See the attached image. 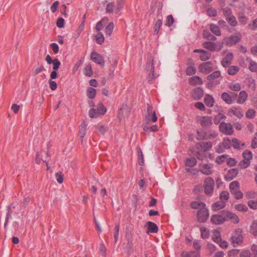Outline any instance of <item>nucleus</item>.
Returning a JSON list of instances; mask_svg holds the SVG:
<instances>
[{
	"mask_svg": "<svg viewBox=\"0 0 257 257\" xmlns=\"http://www.w3.org/2000/svg\"><path fill=\"white\" fill-rule=\"evenodd\" d=\"M107 111V108L102 102H99L96 108H92L89 110L88 114L90 118H97L104 115Z\"/></svg>",
	"mask_w": 257,
	"mask_h": 257,
	"instance_id": "obj_1",
	"label": "nucleus"
},
{
	"mask_svg": "<svg viewBox=\"0 0 257 257\" xmlns=\"http://www.w3.org/2000/svg\"><path fill=\"white\" fill-rule=\"evenodd\" d=\"M243 231L240 228L235 229L232 233L230 241L234 246L240 245L243 241Z\"/></svg>",
	"mask_w": 257,
	"mask_h": 257,
	"instance_id": "obj_2",
	"label": "nucleus"
},
{
	"mask_svg": "<svg viewBox=\"0 0 257 257\" xmlns=\"http://www.w3.org/2000/svg\"><path fill=\"white\" fill-rule=\"evenodd\" d=\"M214 181L212 178H206L204 181V192L207 196H211L213 193Z\"/></svg>",
	"mask_w": 257,
	"mask_h": 257,
	"instance_id": "obj_3",
	"label": "nucleus"
},
{
	"mask_svg": "<svg viewBox=\"0 0 257 257\" xmlns=\"http://www.w3.org/2000/svg\"><path fill=\"white\" fill-rule=\"evenodd\" d=\"M223 42L213 43L211 42H205L203 43V47L211 51H219L223 47Z\"/></svg>",
	"mask_w": 257,
	"mask_h": 257,
	"instance_id": "obj_4",
	"label": "nucleus"
},
{
	"mask_svg": "<svg viewBox=\"0 0 257 257\" xmlns=\"http://www.w3.org/2000/svg\"><path fill=\"white\" fill-rule=\"evenodd\" d=\"M209 216V211L206 206L198 210L197 218L199 222H205L208 220Z\"/></svg>",
	"mask_w": 257,
	"mask_h": 257,
	"instance_id": "obj_5",
	"label": "nucleus"
},
{
	"mask_svg": "<svg viewBox=\"0 0 257 257\" xmlns=\"http://www.w3.org/2000/svg\"><path fill=\"white\" fill-rule=\"evenodd\" d=\"M157 119L155 111L153 109L152 106L149 105L147 107V114L145 116V122H155Z\"/></svg>",
	"mask_w": 257,
	"mask_h": 257,
	"instance_id": "obj_6",
	"label": "nucleus"
},
{
	"mask_svg": "<svg viewBox=\"0 0 257 257\" xmlns=\"http://www.w3.org/2000/svg\"><path fill=\"white\" fill-rule=\"evenodd\" d=\"M241 34L240 33H238L234 35H231L229 37L224 38L223 41L227 45L232 46L239 42L241 40Z\"/></svg>",
	"mask_w": 257,
	"mask_h": 257,
	"instance_id": "obj_7",
	"label": "nucleus"
},
{
	"mask_svg": "<svg viewBox=\"0 0 257 257\" xmlns=\"http://www.w3.org/2000/svg\"><path fill=\"white\" fill-rule=\"evenodd\" d=\"M219 131L226 135H231L233 133L232 125L230 123L222 122L219 126Z\"/></svg>",
	"mask_w": 257,
	"mask_h": 257,
	"instance_id": "obj_8",
	"label": "nucleus"
},
{
	"mask_svg": "<svg viewBox=\"0 0 257 257\" xmlns=\"http://www.w3.org/2000/svg\"><path fill=\"white\" fill-rule=\"evenodd\" d=\"M213 167L211 163H201L199 165V170L203 174L210 175L213 173Z\"/></svg>",
	"mask_w": 257,
	"mask_h": 257,
	"instance_id": "obj_9",
	"label": "nucleus"
},
{
	"mask_svg": "<svg viewBox=\"0 0 257 257\" xmlns=\"http://www.w3.org/2000/svg\"><path fill=\"white\" fill-rule=\"evenodd\" d=\"M122 4L119 2H117V6H115L114 3H108L106 8V11L108 13H117L122 7Z\"/></svg>",
	"mask_w": 257,
	"mask_h": 257,
	"instance_id": "obj_10",
	"label": "nucleus"
},
{
	"mask_svg": "<svg viewBox=\"0 0 257 257\" xmlns=\"http://www.w3.org/2000/svg\"><path fill=\"white\" fill-rule=\"evenodd\" d=\"M222 214L224 216L225 221L229 220L233 223H238L239 221L238 217L235 213L227 210H223L222 211Z\"/></svg>",
	"mask_w": 257,
	"mask_h": 257,
	"instance_id": "obj_11",
	"label": "nucleus"
},
{
	"mask_svg": "<svg viewBox=\"0 0 257 257\" xmlns=\"http://www.w3.org/2000/svg\"><path fill=\"white\" fill-rule=\"evenodd\" d=\"M198 69L201 73L208 74L213 69V65L211 62H204L200 64Z\"/></svg>",
	"mask_w": 257,
	"mask_h": 257,
	"instance_id": "obj_12",
	"label": "nucleus"
},
{
	"mask_svg": "<svg viewBox=\"0 0 257 257\" xmlns=\"http://www.w3.org/2000/svg\"><path fill=\"white\" fill-rule=\"evenodd\" d=\"M227 114L230 116L234 115L240 118L243 115V112L240 107H232L228 111Z\"/></svg>",
	"mask_w": 257,
	"mask_h": 257,
	"instance_id": "obj_13",
	"label": "nucleus"
},
{
	"mask_svg": "<svg viewBox=\"0 0 257 257\" xmlns=\"http://www.w3.org/2000/svg\"><path fill=\"white\" fill-rule=\"evenodd\" d=\"M210 221L214 224L220 225L223 224L225 221V219L224 215L221 213V215H212L211 217Z\"/></svg>",
	"mask_w": 257,
	"mask_h": 257,
	"instance_id": "obj_14",
	"label": "nucleus"
},
{
	"mask_svg": "<svg viewBox=\"0 0 257 257\" xmlns=\"http://www.w3.org/2000/svg\"><path fill=\"white\" fill-rule=\"evenodd\" d=\"M212 147V143L211 142H200L198 143L196 145V148L197 150L203 151H207L210 150Z\"/></svg>",
	"mask_w": 257,
	"mask_h": 257,
	"instance_id": "obj_15",
	"label": "nucleus"
},
{
	"mask_svg": "<svg viewBox=\"0 0 257 257\" xmlns=\"http://www.w3.org/2000/svg\"><path fill=\"white\" fill-rule=\"evenodd\" d=\"M90 58L91 60L94 62L100 65L103 66L104 64V61L103 57L95 52H93L91 53Z\"/></svg>",
	"mask_w": 257,
	"mask_h": 257,
	"instance_id": "obj_16",
	"label": "nucleus"
},
{
	"mask_svg": "<svg viewBox=\"0 0 257 257\" xmlns=\"http://www.w3.org/2000/svg\"><path fill=\"white\" fill-rule=\"evenodd\" d=\"M146 69L150 70L151 73L149 75V80H152L155 78L154 74V59L151 57L148 58V64L146 67Z\"/></svg>",
	"mask_w": 257,
	"mask_h": 257,
	"instance_id": "obj_17",
	"label": "nucleus"
},
{
	"mask_svg": "<svg viewBox=\"0 0 257 257\" xmlns=\"http://www.w3.org/2000/svg\"><path fill=\"white\" fill-rule=\"evenodd\" d=\"M193 52L194 53H200V59L203 61H205L209 59L211 56L210 52L203 49H195Z\"/></svg>",
	"mask_w": 257,
	"mask_h": 257,
	"instance_id": "obj_18",
	"label": "nucleus"
},
{
	"mask_svg": "<svg viewBox=\"0 0 257 257\" xmlns=\"http://www.w3.org/2000/svg\"><path fill=\"white\" fill-rule=\"evenodd\" d=\"M236 96V94L235 95V97H233V96L230 95L227 92H223L221 95V98H222V99L226 103H227L228 104H232L234 101Z\"/></svg>",
	"mask_w": 257,
	"mask_h": 257,
	"instance_id": "obj_19",
	"label": "nucleus"
},
{
	"mask_svg": "<svg viewBox=\"0 0 257 257\" xmlns=\"http://www.w3.org/2000/svg\"><path fill=\"white\" fill-rule=\"evenodd\" d=\"M233 54L231 53H227L221 61V64L224 67H227L231 63L233 58Z\"/></svg>",
	"mask_w": 257,
	"mask_h": 257,
	"instance_id": "obj_20",
	"label": "nucleus"
},
{
	"mask_svg": "<svg viewBox=\"0 0 257 257\" xmlns=\"http://www.w3.org/2000/svg\"><path fill=\"white\" fill-rule=\"evenodd\" d=\"M218 136V133L216 131L213 130H209L204 133V136L200 137L199 139L210 140L216 138Z\"/></svg>",
	"mask_w": 257,
	"mask_h": 257,
	"instance_id": "obj_21",
	"label": "nucleus"
},
{
	"mask_svg": "<svg viewBox=\"0 0 257 257\" xmlns=\"http://www.w3.org/2000/svg\"><path fill=\"white\" fill-rule=\"evenodd\" d=\"M143 130L146 132L152 131L155 132L158 131V127L157 125H152L151 123L145 122L143 124Z\"/></svg>",
	"mask_w": 257,
	"mask_h": 257,
	"instance_id": "obj_22",
	"label": "nucleus"
},
{
	"mask_svg": "<svg viewBox=\"0 0 257 257\" xmlns=\"http://www.w3.org/2000/svg\"><path fill=\"white\" fill-rule=\"evenodd\" d=\"M146 226H147V233H157L158 231V227L157 224L153 222L148 221Z\"/></svg>",
	"mask_w": 257,
	"mask_h": 257,
	"instance_id": "obj_23",
	"label": "nucleus"
},
{
	"mask_svg": "<svg viewBox=\"0 0 257 257\" xmlns=\"http://www.w3.org/2000/svg\"><path fill=\"white\" fill-rule=\"evenodd\" d=\"M181 257H200L199 251H183L181 253Z\"/></svg>",
	"mask_w": 257,
	"mask_h": 257,
	"instance_id": "obj_24",
	"label": "nucleus"
},
{
	"mask_svg": "<svg viewBox=\"0 0 257 257\" xmlns=\"http://www.w3.org/2000/svg\"><path fill=\"white\" fill-rule=\"evenodd\" d=\"M199 120L203 127L209 126L212 124L211 118L208 116L200 117Z\"/></svg>",
	"mask_w": 257,
	"mask_h": 257,
	"instance_id": "obj_25",
	"label": "nucleus"
},
{
	"mask_svg": "<svg viewBox=\"0 0 257 257\" xmlns=\"http://www.w3.org/2000/svg\"><path fill=\"white\" fill-rule=\"evenodd\" d=\"M226 206L225 203L224 201H222L220 200V201H218L212 205V209L213 211H217L221 209L224 208Z\"/></svg>",
	"mask_w": 257,
	"mask_h": 257,
	"instance_id": "obj_26",
	"label": "nucleus"
},
{
	"mask_svg": "<svg viewBox=\"0 0 257 257\" xmlns=\"http://www.w3.org/2000/svg\"><path fill=\"white\" fill-rule=\"evenodd\" d=\"M247 97V93L245 91H241L239 93L237 102L239 104L243 103L246 100Z\"/></svg>",
	"mask_w": 257,
	"mask_h": 257,
	"instance_id": "obj_27",
	"label": "nucleus"
},
{
	"mask_svg": "<svg viewBox=\"0 0 257 257\" xmlns=\"http://www.w3.org/2000/svg\"><path fill=\"white\" fill-rule=\"evenodd\" d=\"M204 99V103L207 107H211L214 105V100L211 95L209 94L205 95Z\"/></svg>",
	"mask_w": 257,
	"mask_h": 257,
	"instance_id": "obj_28",
	"label": "nucleus"
},
{
	"mask_svg": "<svg viewBox=\"0 0 257 257\" xmlns=\"http://www.w3.org/2000/svg\"><path fill=\"white\" fill-rule=\"evenodd\" d=\"M189 83L192 85H196L198 84H202L203 81L202 78L199 76H195L191 77L189 80Z\"/></svg>",
	"mask_w": 257,
	"mask_h": 257,
	"instance_id": "obj_29",
	"label": "nucleus"
},
{
	"mask_svg": "<svg viewBox=\"0 0 257 257\" xmlns=\"http://www.w3.org/2000/svg\"><path fill=\"white\" fill-rule=\"evenodd\" d=\"M86 127L87 124L84 122L81 123L79 126L78 135L82 139H83L86 135Z\"/></svg>",
	"mask_w": 257,
	"mask_h": 257,
	"instance_id": "obj_30",
	"label": "nucleus"
},
{
	"mask_svg": "<svg viewBox=\"0 0 257 257\" xmlns=\"http://www.w3.org/2000/svg\"><path fill=\"white\" fill-rule=\"evenodd\" d=\"M190 206L192 209L199 210L204 207H205L206 204L204 202L201 201H192L190 203Z\"/></svg>",
	"mask_w": 257,
	"mask_h": 257,
	"instance_id": "obj_31",
	"label": "nucleus"
},
{
	"mask_svg": "<svg viewBox=\"0 0 257 257\" xmlns=\"http://www.w3.org/2000/svg\"><path fill=\"white\" fill-rule=\"evenodd\" d=\"M191 63L192 65L188 66L186 70V73L187 75H193L196 73V68L192 60H191Z\"/></svg>",
	"mask_w": 257,
	"mask_h": 257,
	"instance_id": "obj_32",
	"label": "nucleus"
},
{
	"mask_svg": "<svg viewBox=\"0 0 257 257\" xmlns=\"http://www.w3.org/2000/svg\"><path fill=\"white\" fill-rule=\"evenodd\" d=\"M246 61L249 62V65L248 69L252 72H257V63L252 60L249 57L246 58Z\"/></svg>",
	"mask_w": 257,
	"mask_h": 257,
	"instance_id": "obj_33",
	"label": "nucleus"
},
{
	"mask_svg": "<svg viewBox=\"0 0 257 257\" xmlns=\"http://www.w3.org/2000/svg\"><path fill=\"white\" fill-rule=\"evenodd\" d=\"M197 163L196 159L194 157L187 158L185 162V165L187 167H193Z\"/></svg>",
	"mask_w": 257,
	"mask_h": 257,
	"instance_id": "obj_34",
	"label": "nucleus"
},
{
	"mask_svg": "<svg viewBox=\"0 0 257 257\" xmlns=\"http://www.w3.org/2000/svg\"><path fill=\"white\" fill-rule=\"evenodd\" d=\"M201 236L203 239H207L209 237L210 231L205 227L200 228Z\"/></svg>",
	"mask_w": 257,
	"mask_h": 257,
	"instance_id": "obj_35",
	"label": "nucleus"
},
{
	"mask_svg": "<svg viewBox=\"0 0 257 257\" xmlns=\"http://www.w3.org/2000/svg\"><path fill=\"white\" fill-rule=\"evenodd\" d=\"M113 28V23L112 22H110L105 28V34L106 36H110L111 35Z\"/></svg>",
	"mask_w": 257,
	"mask_h": 257,
	"instance_id": "obj_36",
	"label": "nucleus"
},
{
	"mask_svg": "<svg viewBox=\"0 0 257 257\" xmlns=\"http://www.w3.org/2000/svg\"><path fill=\"white\" fill-rule=\"evenodd\" d=\"M229 198V194L226 191H223L221 192L219 195V199L224 201L225 204Z\"/></svg>",
	"mask_w": 257,
	"mask_h": 257,
	"instance_id": "obj_37",
	"label": "nucleus"
},
{
	"mask_svg": "<svg viewBox=\"0 0 257 257\" xmlns=\"http://www.w3.org/2000/svg\"><path fill=\"white\" fill-rule=\"evenodd\" d=\"M87 96L90 99H93L96 94V90L92 87H88L86 91Z\"/></svg>",
	"mask_w": 257,
	"mask_h": 257,
	"instance_id": "obj_38",
	"label": "nucleus"
},
{
	"mask_svg": "<svg viewBox=\"0 0 257 257\" xmlns=\"http://www.w3.org/2000/svg\"><path fill=\"white\" fill-rule=\"evenodd\" d=\"M210 29L211 31L216 36H220L221 32L219 27L214 24H211L210 26Z\"/></svg>",
	"mask_w": 257,
	"mask_h": 257,
	"instance_id": "obj_39",
	"label": "nucleus"
},
{
	"mask_svg": "<svg viewBox=\"0 0 257 257\" xmlns=\"http://www.w3.org/2000/svg\"><path fill=\"white\" fill-rule=\"evenodd\" d=\"M212 239L214 242L217 243H219L221 239L220 232L217 230H214L212 236Z\"/></svg>",
	"mask_w": 257,
	"mask_h": 257,
	"instance_id": "obj_40",
	"label": "nucleus"
},
{
	"mask_svg": "<svg viewBox=\"0 0 257 257\" xmlns=\"http://www.w3.org/2000/svg\"><path fill=\"white\" fill-rule=\"evenodd\" d=\"M228 87L231 90L235 91H238L241 89V86L240 84L237 82L230 83L228 85Z\"/></svg>",
	"mask_w": 257,
	"mask_h": 257,
	"instance_id": "obj_41",
	"label": "nucleus"
},
{
	"mask_svg": "<svg viewBox=\"0 0 257 257\" xmlns=\"http://www.w3.org/2000/svg\"><path fill=\"white\" fill-rule=\"evenodd\" d=\"M137 150L138 153V163L140 166H142L144 164V155L140 147L137 148Z\"/></svg>",
	"mask_w": 257,
	"mask_h": 257,
	"instance_id": "obj_42",
	"label": "nucleus"
},
{
	"mask_svg": "<svg viewBox=\"0 0 257 257\" xmlns=\"http://www.w3.org/2000/svg\"><path fill=\"white\" fill-rule=\"evenodd\" d=\"M239 184L237 181H233L229 185V188L231 193H233L234 191H236L239 189Z\"/></svg>",
	"mask_w": 257,
	"mask_h": 257,
	"instance_id": "obj_43",
	"label": "nucleus"
},
{
	"mask_svg": "<svg viewBox=\"0 0 257 257\" xmlns=\"http://www.w3.org/2000/svg\"><path fill=\"white\" fill-rule=\"evenodd\" d=\"M226 118L225 115L222 113H218L214 118V123L217 124L220 122L222 119H224Z\"/></svg>",
	"mask_w": 257,
	"mask_h": 257,
	"instance_id": "obj_44",
	"label": "nucleus"
},
{
	"mask_svg": "<svg viewBox=\"0 0 257 257\" xmlns=\"http://www.w3.org/2000/svg\"><path fill=\"white\" fill-rule=\"evenodd\" d=\"M239 68L236 66H231L227 70L228 73L231 75L236 74L239 71Z\"/></svg>",
	"mask_w": 257,
	"mask_h": 257,
	"instance_id": "obj_45",
	"label": "nucleus"
},
{
	"mask_svg": "<svg viewBox=\"0 0 257 257\" xmlns=\"http://www.w3.org/2000/svg\"><path fill=\"white\" fill-rule=\"evenodd\" d=\"M221 75L220 72L219 71H216L213 72L211 74L207 76V79L209 80H213L215 79L219 78Z\"/></svg>",
	"mask_w": 257,
	"mask_h": 257,
	"instance_id": "obj_46",
	"label": "nucleus"
},
{
	"mask_svg": "<svg viewBox=\"0 0 257 257\" xmlns=\"http://www.w3.org/2000/svg\"><path fill=\"white\" fill-rule=\"evenodd\" d=\"M84 74L85 76L90 77L93 74L91 66L90 64L87 65L84 69Z\"/></svg>",
	"mask_w": 257,
	"mask_h": 257,
	"instance_id": "obj_47",
	"label": "nucleus"
},
{
	"mask_svg": "<svg viewBox=\"0 0 257 257\" xmlns=\"http://www.w3.org/2000/svg\"><path fill=\"white\" fill-rule=\"evenodd\" d=\"M242 157L243 159H245L246 160L250 162V160L252 158V154L251 151L248 150L244 151L242 154Z\"/></svg>",
	"mask_w": 257,
	"mask_h": 257,
	"instance_id": "obj_48",
	"label": "nucleus"
},
{
	"mask_svg": "<svg viewBox=\"0 0 257 257\" xmlns=\"http://www.w3.org/2000/svg\"><path fill=\"white\" fill-rule=\"evenodd\" d=\"M226 20L232 26H235L237 24V21L234 16L232 15L226 18Z\"/></svg>",
	"mask_w": 257,
	"mask_h": 257,
	"instance_id": "obj_49",
	"label": "nucleus"
},
{
	"mask_svg": "<svg viewBox=\"0 0 257 257\" xmlns=\"http://www.w3.org/2000/svg\"><path fill=\"white\" fill-rule=\"evenodd\" d=\"M96 42L98 44H101L104 42V38L103 34L98 32L95 36Z\"/></svg>",
	"mask_w": 257,
	"mask_h": 257,
	"instance_id": "obj_50",
	"label": "nucleus"
},
{
	"mask_svg": "<svg viewBox=\"0 0 257 257\" xmlns=\"http://www.w3.org/2000/svg\"><path fill=\"white\" fill-rule=\"evenodd\" d=\"M250 232L254 235H257V221H253L250 227Z\"/></svg>",
	"mask_w": 257,
	"mask_h": 257,
	"instance_id": "obj_51",
	"label": "nucleus"
},
{
	"mask_svg": "<svg viewBox=\"0 0 257 257\" xmlns=\"http://www.w3.org/2000/svg\"><path fill=\"white\" fill-rule=\"evenodd\" d=\"M250 164V162L246 160L245 159H243L239 163L238 165L241 169H245L247 168Z\"/></svg>",
	"mask_w": 257,
	"mask_h": 257,
	"instance_id": "obj_52",
	"label": "nucleus"
},
{
	"mask_svg": "<svg viewBox=\"0 0 257 257\" xmlns=\"http://www.w3.org/2000/svg\"><path fill=\"white\" fill-rule=\"evenodd\" d=\"M222 145L224 148L228 149L231 146V142L228 138H225L222 141Z\"/></svg>",
	"mask_w": 257,
	"mask_h": 257,
	"instance_id": "obj_53",
	"label": "nucleus"
},
{
	"mask_svg": "<svg viewBox=\"0 0 257 257\" xmlns=\"http://www.w3.org/2000/svg\"><path fill=\"white\" fill-rule=\"evenodd\" d=\"M203 95V91L200 88H197L195 90V98L197 99H200Z\"/></svg>",
	"mask_w": 257,
	"mask_h": 257,
	"instance_id": "obj_54",
	"label": "nucleus"
},
{
	"mask_svg": "<svg viewBox=\"0 0 257 257\" xmlns=\"http://www.w3.org/2000/svg\"><path fill=\"white\" fill-rule=\"evenodd\" d=\"M162 25V20H158L156 22V24L154 26V34H157L159 31V30Z\"/></svg>",
	"mask_w": 257,
	"mask_h": 257,
	"instance_id": "obj_55",
	"label": "nucleus"
},
{
	"mask_svg": "<svg viewBox=\"0 0 257 257\" xmlns=\"http://www.w3.org/2000/svg\"><path fill=\"white\" fill-rule=\"evenodd\" d=\"M227 157H228V156L226 155H223L218 156L216 158L215 162L218 164H221V163H223L225 161V160L227 159Z\"/></svg>",
	"mask_w": 257,
	"mask_h": 257,
	"instance_id": "obj_56",
	"label": "nucleus"
},
{
	"mask_svg": "<svg viewBox=\"0 0 257 257\" xmlns=\"http://www.w3.org/2000/svg\"><path fill=\"white\" fill-rule=\"evenodd\" d=\"M238 173V170L236 168L230 169L228 171V177H236Z\"/></svg>",
	"mask_w": 257,
	"mask_h": 257,
	"instance_id": "obj_57",
	"label": "nucleus"
},
{
	"mask_svg": "<svg viewBox=\"0 0 257 257\" xmlns=\"http://www.w3.org/2000/svg\"><path fill=\"white\" fill-rule=\"evenodd\" d=\"M96 133L98 135H104L106 131V128L104 125H98L96 128Z\"/></svg>",
	"mask_w": 257,
	"mask_h": 257,
	"instance_id": "obj_58",
	"label": "nucleus"
},
{
	"mask_svg": "<svg viewBox=\"0 0 257 257\" xmlns=\"http://www.w3.org/2000/svg\"><path fill=\"white\" fill-rule=\"evenodd\" d=\"M235 209L239 211L246 212L248 208L247 206L243 204H238L235 205Z\"/></svg>",
	"mask_w": 257,
	"mask_h": 257,
	"instance_id": "obj_59",
	"label": "nucleus"
},
{
	"mask_svg": "<svg viewBox=\"0 0 257 257\" xmlns=\"http://www.w3.org/2000/svg\"><path fill=\"white\" fill-rule=\"evenodd\" d=\"M52 63L53 70H58L61 65L60 61L58 59H54Z\"/></svg>",
	"mask_w": 257,
	"mask_h": 257,
	"instance_id": "obj_60",
	"label": "nucleus"
},
{
	"mask_svg": "<svg viewBox=\"0 0 257 257\" xmlns=\"http://www.w3.org/2000/svg\"><path fill=\"white\" fill-rule=\"evenodd\" d=\"M174 22V18L172 15H169L167 17L165 25L168 27H170Z\"/></svg>",
	"mask_w": 257,
	"mask_h": 257,
	"instance_id": "obj_61",
	"label": "nucleus"
},
{
	"mask_svg": "<svg viewBox=\"0 0 257 257\" xmlns=\"http://www.w3.org/2000/svg\"><path fill=\"white\" fill-rule=\"evenodd\" d=\"M245 195L247 199L255 198L256 196V192L253 191H248L246 192Z\"/></svg>",
	"mask_w": 257,
	"mask_h": 257,
	"instance_id": "obj_62",
	"label": "nucleus"
},
{
	"mask_svg": "<svg viewBox=\"0 0 257 257\" xmlns=\"http://www.w3.org/2000/svg\"><path fill=\"white\" fill-rule=\"evenodd\" d=\"M207 14L210 17H215L217 15V12L215 9L209 8L207 10Z\"/></svg>",
	"mask_w": 257,
	"mask_h": 257,
	"instance_id": "obj_63",
	"label": "nucleus"
},
{
	"mask_svg": "<svg viewBox=\"0 0 257 257\" xmlns=\"http://www.w3.org/2000/svg\"><path fill=\"white\" fill-rule=\"evenodd\" d=\"M247 204L248 206L253 209H257V200L254 201L252 200H249L248 201Z\"/></svg>",
	"mask_w": 257,
	"mask_h": 257,
	"instance_id": "obj_64",
	"label": "nucleus"
}]
</instances>
